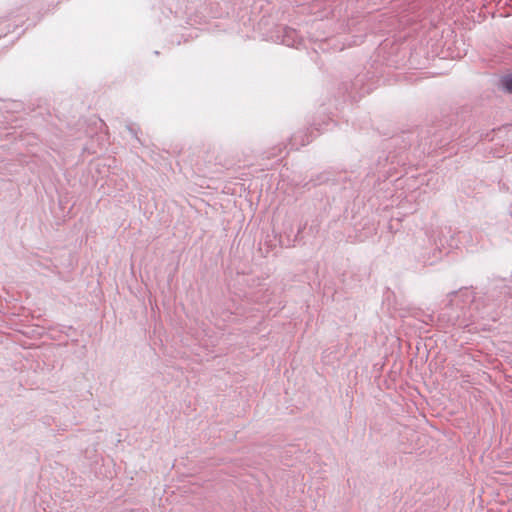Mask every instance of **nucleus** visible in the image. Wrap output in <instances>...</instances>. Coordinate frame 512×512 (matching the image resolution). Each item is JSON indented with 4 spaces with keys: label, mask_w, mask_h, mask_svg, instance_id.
<instances>
[{
    "label": "nucleus",
    "mask_w": 512,
    "mask_h": 512,
    "mask_svg": "<svg viewBox=\"0 0 512 512\" xmlns=\"http://www.w3.org/2000/svg\"><path fill=\"white\" fill-rule=\"evenodd\" d=\"M502 84L508 92L512 93V75L503 78Z\"/></svg>",
    "instance_id": "f257e3e1"
}]
</instances>
